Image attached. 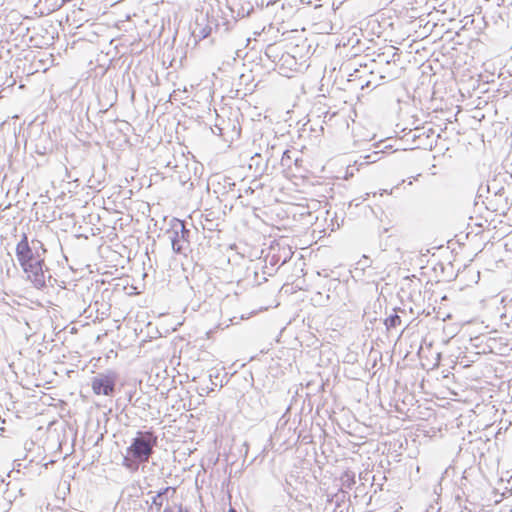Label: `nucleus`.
Instances as JSON below:
<instances>
[{
    "label": "nucleus",
    "mask_w": 512,
    "mask_h": 512,
    "mask_svg": "<svg viewBox=\"0 0 512 512\" xmlns=\"http://www.w3.org/2000/svg\"><path fill=\"white\" fill-rule=\"evenodd\" d=\"M86 425L88 428L95 426L97 429H100L101 419L100 418H88Z\"/></svg>",
    "instance_id": "4468645a"
},
{
    "label": "nucleus",
    "mask_w": 512,
    "mask_h": 512,
    "mask_svg": "<svg viewBox=\"0 0 512 512\" xmlns=\"http://www.w3.org/2000/svg\"><path fill=\"white\" fill-rule=\"evenodd\" d=\"M66 425L67 423L65 421H59L57 419H54L48 423V429L49 432H51L53 427L55 431L58 429V427L64 430Z\"/></svg>",
    "instance_id": "9b49d317"
},
{
    "label": "nucleus",
    "mask_w": 512,
    "mask_h": 512,
    "mask_svg": "<svg viewBox=\"0 0 512 512\" xmlns=\"http://www.w3.org/2000/svg\"><path fill=\"white\" fill-rule=\"evenodd\" d=\"M16 256L26 275V279L36 289L45 287V271L43 269L45 260L41 255L32 251L26 234H23L21 240L16 245Z\"/></svg>",
    "instance_id": "7ed1b4c3"
},
{
    "label": "nucleus",
    "mask_w": 512,
    "mask_h": 512,
    "mask_svg": "<svg viewBox=\"0 0 512 512\" xmlns=\"http://www.w3.org/2000/svg\"><path fill=\"white\" fill-rule=\"evenodd\" d=\"M364 419V421H360L359 418H329L332 424L336 422L339 429L355 438L363 439L369 436L383 434L382 426L377 425L375 421L376 418Z\"/></svg>",
    "instance_id": "20e7f679"
},
{
    "label": "nucleus",
    "mask_w": 512,
    "mask_h": 512,
    "mask_svg": "<svg viewBox=\"0 0 512 512\" xmlns=\"http://www.w3.org/2000/svg\"><path fill=\"white\" fill-rule=\"evenodd\" d=\"M456 504L458 505L457 509H460L462 507L461 497L458 494L455 496L454 505H456Z\"/></svg>",
    "instance_id": "a211bd4d"
},
{
    "label": "nucleus",
    "mask_w": 512,
    "mask_h": 512,
    "mask_svg": "<svg viewBox=\"0 0 512 512\" xmlns=\"http://www.w3.org/2000/svg\"><path fill=\"white\" fill-rule=\"evenodd\" d=\"M228 512H237L234 508L230 507V509L228 510Z\"/></svg>",
    "instance_id": "aec40b11"
},
{
    "label": "nucleus",
    "mask_w": 512,
    "mask_h": 512,
    "mask_svg": "<svg viewBox=\"0 0 512 512\" xmlns=\"http://www.w3.org/2000/svg\"><path fill=\"white\" fill-rule=\"evenodd\" d=\"M103 420H104V427H103L102 430L99 431V433L95 437V439H94L93 435H88L87 436L88 441L93 442L94 446H97L99 444V442L103 440L104 435L107 433L106 424L110 420V418H103Z\"/></svg>",
    "instance_id": "0eeeda50"
},
{
    "label": "nucleus",
    "mask_w": 512,
    "mask_h": 512,
    "mask_svg": "<svg viewBox=\"0 0 512 512\" xmlns=\"http://www.w3.org/2000/svg\"><path fill=\"white\" fill-rule=\"evenodd\" d=\"M169 493H172L174 494L175 493V488L174 487H171V486H166L164 488H161L157 493L156 495H159L161 498L164 499V497H167Z\"/></svg>",
    "instance_id": "ddd939ff"
},
{
    "label": "nucleus",
    "mask_w": 512,
    "mask_h": 512,
    "mask_svg": "<svg viewBox=\"0 0 512 512\" xmlns=\"http://www.w3.org/2000/svg\"><path fill=\"white\" fill-rule=\"evenodd\" d=\"M116 373H100L91 379V388L95 395L112 396L115 392Z\"/></svg>",
    "instance_id": "39448f33"
},
{
    "label": "nucleus",
    "mask_w": 512,
    "mask_h": 512,
    "mask_svg": "<svg viewBox=\"0 0 512 512\" xmlns=\"http://www.w3.org/2000/svg\"><path fill=\"white\" fill-rule=\"evenodd\" d=\"M172 422L176 423L177 422V418H173Z\"/></svg>",
    "instance_id": "4be33fe9"
},
{
    "label": "nucleus",
    "mask_w": 512,
    "mask_h": 512,
    "mask_svg": "<svg viewBox=\"0 0 512 512\" xmlns=\"http://www.w3.org/2000/svg\"><path fill=\"white\" fill-rule=\"evenodd\" d=\"M167 233L173 250L177 253L181 252L183 250V243L187 242L188 235L184 223L182 221L175 222Z\"/></svg>",
    "instance_id": "423d86ee"
},
{
    "label": "nucleus",
    "mask_w": 512,
    "mask_h": 512,
    "mask_svg": "<svg viewBox=\"0 0 512 512\" xmlns=\"http://www.w3.org/2000/svg\"><path fill=\"white\" fill-rule=\"evenodd\" d=\"M434 493H436L437 495H439V492H438V490H437V487H435V489H434Z\"/></svg>",
    "instance_id": "412c9836"
},
{
    "label": "nucleus",
    "mask_w": 512,
    "mask_h": 512,
    "mask_svg": "<svg viewBox=\"0 0 512 512\" xmlns=\"http://www.w3.org/2000/svg\"><path fill=\"white\" fill-rule=\"evenodd\" d=\"M384 324L387 329L395 328L401 325V318L397 314L390 315L385 319Z\"/></svg>",
    "instance_id": "6e6552de"
},
{
    "label": "nucleus",
    "mask_w": 512,
    "mask_h": 512,
    "mask_svg": "<svg viewBox=\"0 0 512 512\" xmlns=\"http://www.w3.org/2000/svg\"><path fill=\"white\" fill-rule=\"evenodd\" d=\"M162 512H189V510L183 507L181 503H174L173 505L167 504Z\"/></svg>",
    "instance_id": "9d476101"
},
{
    "label": "nucleus",
    "mask_w": 512,
    "mask_h": 512,
    "mask_svg": "<svg viewBox=\"0 0 512 512\" xmlns=\"http://www.w3.org/2000/svg\"><path fill=\"white\" fill-rule=\"evenodd\" d=\"M158 436L151 430H138L123 455L122 465L130 472L145 466L157 446Z\"/></svg>",
    "instance_id": "f257e3e1"
},
{
    "label": "nucleus",
    "mask_w": 512,
    "mask_h": 512,
    "mask_svg": "<svg viewBox=\"0 0 512 512\" xmlns=\"http://www.w3.org/2000/svg\"><path fill=\"white\" fill-rule=\"evenodd\" d=\"M3 424H6V418H0V436H4L6 431V428L2 426Z\"/></svg>",
    "instance_id": "dca6fc26"
},
{
    "label": "nucleus",
    "mask_w": 512,
    "mask_h": 512,
    "mask_svg": "<svg viewBox=\"0 0 512 512\" xmlns=\"http://www.w3.org/2000/svg\"><path fill=\"white\" fill-rule=\"evenodd\" d=\"M447 473H448V467H447V468H445V470L443 471L440 482H442V481H443L444 476H445ZM438 486H439L440 491H442L441 483H439V485H438Z\"/></svg>",
    "instance_id": "6ab92c4d"
},
{
    "label": "nucleus",
    "mask_w": 512,
    "mask_h": 512,
    "mask_svg": "<svg viewBox=\"0 0 512 512\" xmlns=\"http://www.w3.org/2000/svg\"><path fill=\"white\" fill-rule=\"evenodd\" d=\"M424 434L428 437H436L437 435H439L440 438H442L444 436L443 434V429H442V426H432L430 428V430H423Z\"/></svg>",
    "instance_id": "1a4fd4ad"
},
{
    "label": "nucleus",
    "mask_w": 512,
    "mask_h": 512,
    "mask_svg": "<svg viewBox=\"0 0 512 512\" xmlns=\"http://www.w3.org/2000/svg\"><path fill=\"white\" fill-rule=\"evenodd\" d=\"M163 502H164L163 498H161L159 495H154L152 497V501H151V509L153 507H155L157 509V511H160V509L163 506Z\"/></svg>",
    "instance_id": "f8f14e48"
},
{
    "label": "nucleus",
    "mask_w": 512,
    "mask_h": 512,
    "mask_svg": "<svg viewBox=\"0 0 512 512\" xmlns=\"http://www.w3.org/2000/svg\"><path fill=\"white\" fill-rule=\"evenodd\" d=\"M314 418H280L276 433L287 444L312 443L315 433L321 432V423L313 425Z\"/></svg>",
    "instance_id": "f03ea898"
},
{
    "label": "nucleus",
    "mask_w": 512,
    "mask_h": 512,
    "mask_svg": "<svg viewBox=\"0 0 512 512\" xmlns=\"http://www.w3.org/2000/svg\"><path fill=\"white\" fill-rule=\"evenodd\" d=\"M176 429V426L173 425V424H170L168 427H167V433L168 434H172V435H176L175 433V430Z\"/></svg>",
    "instance_id": "f3484780"
},
{
    "label": "nucleus",
    "mask_w": 512,
    "mask_h": 512,
    "mask_svg": "<svg viewBox=\"0 0 512 512\" xmlns=\"http://www.w3.org/2000/svg\"><path fill=\"white\" fill-rule=\"evenodd\" d=\"M442 507L438 506V504H431L426 512H441Z\"/></svg>",
    "instance_id": "2eb2a0df"
}]
</instances>
